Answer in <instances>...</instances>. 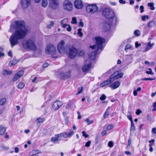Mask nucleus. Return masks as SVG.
Returning <instances> with one entry per match:
<instances>
[{
	"instance_id": "obj_1",
	"label": "nucleus",
	"mask_w": 156,
	"mask_h": 156,
	"mask_svg": "<svg viewBox=\"0 0 156 156\" xmlns=\"http://www.w3.org/2000/svg\"><path fill=\"white\" fill-rule=\"evenodd\" d=\"M13 29L16 30L9 39L12 47L18 44V40L24 38L28 31V30L27 27L25 26V23L23 21L18 20L12 23L10 26L9 31L12 32Z\"/></svg>"
},
{
	"instance_id": "obj_2",
	"label": "nucleus",
	"mask_w": 156,
	"mask_h": 156,
	"mask_svg": "<svg viewBox=\"0 0 156 156\" xmlns=\"http://www.w3.org/2000/svg\"><path fill=\"white\" fill-rule=\"evenodd\" d=\"M95 40L96 41V44L93 46L90 45V48H91L93 50H95L94 51H92L90 54L89 55L90 58L92 60L96 58V55L99 51L100 50V52L103 49V43H105V40L100 37H95Z\"/></svg>"
},
{
	"instance_id": "obj_3",
	"label": "nucleus",
	"mask_w": 156,
	"mask_h": 156,
	"mask_svg": "<svg viewBox=\"0 0 156 156\" xmlns=\"http://www.w3.org/2000/svg\"><path fill=\"white\" fill-rule=\"evenodd\" d=\"M102 15L109 20L112 25L115 26L117 24V17L112 9L108 8L105 9L103 11Z\"/></svg>"
},
{
	"instance_id": "obj_4",
	"label": "nucleus",
	"mask_w": 156,
	"mask_h": 156,
	"mask_svg": "<svg viewBox=\"0 0 156 156\" xmlns=\"http://www.w3.org/2000/svg\"><path fill=\"white\" fill-rule=\"evenodd\" d=\"M23 46L25 49L33 51H35L37 48L34 42L30 39L24 41L23 43Z\"/></svg>"
},
{
	"instance_id": "obj_5",
	"label": "nucleus",
	"mask_w": 156,
	"mask_h": 156,
	"mask_svg": "<svg viewBox=\"0 0 156 156\" xmlns=\"http://www.w3.org/2000/svg\"><path fill=\"white\" fill-rule=\"evenodd\" d=\"M69 50L68 57L71 59L74 58L77 54L78 51L77 49L74 47H72L69 48Z\"/></svg>"
},
{
	"instance_id": "obj_6",
	"label": "nucleus",
	"mask_w": 156,
	"mask_h": 156,
	"mask_svg": "<svg viewBox=\"0 0 156 156\" xmlns=\"http://www.w3.org/2000/svg\"><path fill=\"white\" fill-rule=\"evenodd\" d=\"M56 48L52 44L48 45L46 48L45 51L48 54L54 55L55 53Z\"/></svg>"
},
{
	"instance_id": "obj_7",
	"label": "nucleus",
	"mask_w": 156,
	"mask_h": 156,
	"mask_svg": "<svg viewBox=\"0 0 156 156\" xmlns=\"http://www.w3.org/2000/svg\"><path fill=\"white\" fill-rule=\"evenodd\" d=\"M98 9V7L95 4L88 5L86 7L87 12L88 13H94L97 12Z\"/></svg>"
},
{
	"instance_id": "obj_8",
	"label": "nucleus",
	"mask_w": 156,
	"mask_h": 156,
	"mask_svg": "<svg viewBox=\"0 0 156 156\" xmlns=\"http://www.w3.org/2000/svg\"><path fill=\"white\" fill-rule=\"evenodd\" d=\"M63 7L65 10L70 11L73 9V5L70 1L65 0L63 2Z\"/></svg>"
},
{
	"instance_id": "obj_9",
	"label": "nucleus",
	"mask_w": 156,
	"mask_h": 156,
	"mask_svg": "<svg viewBox=\"0 0 156 156\" xmlns=\"http://www.w3.org/2000/svg\"><path fill=\"white\" fill-rule=\"evenodd\" d=\"M65 42L63 40H62L58 43L57 48L59 53L62 54L65 52Z\"/></svg>"
},
{
	"instance_id": "obj_10",
	"label": "nucleus",
	"mask_w": 156,
	"mask_h": 156,
	"mask_svg": "<svg viewBox=\"0 0 156 156\" xmlns=\"http://www.w3.org/2000/svg\"><path fill=\"white\" fill-rule=\"evenodd\" d=\"M49 1V6L51 9H56L59 5L58 0H48Z\"/></svg>"
},
{
	"instance_id": "obj_11",
	"label": "nucleus",
	"mask_w": 156,
	"mask_h": 156,
	"mask_svg": "<svg viewBox=\"0 0 156 156\" xmlns=\"http://www.w3.org/2000/svg\"><path fill=\"white\" fill-rule=\"evenodd\" d=\"M71 71L70 70H69L66 73L62 72L60 75V78L62 79H65L69 78L71 76Z\"/></svg>"
},
{
	"instance_id": "obj_12",
	"label": "nucleus",
	"mask_w": 156,
	"mask_h": 156,
	"mask_svg": "<svg viewBox=\"0 0 156 156\" xmlns=\"http://www.w3.org/2000/svg\"><path fill=\"white\" fill-rule=\"evenodd\" d=\"M24 74V71L23 70H20L16 73L12 80L13 82H15L17 80L20 78Z\"/></svg>"
},
{
	"instance_id": "obj_13",
	"label": "nucleus",
	"mask_w": 156,
	"mask_h": 156,
	"mask_svg": "<svg viewBox=\"0 0 156 156\" xmlns=\"http://www.w3.org/2000/svg\"><path fill=\"white\" fill-rule=\"evenodd\" d=\"M30 0H21V6L24 9L27 8L30 4Z\"/></svg>"
},
{
	"instance_id": "obj_14",
	"label": "nucleus",
	"mask_w": 156,
	"mask_h": 156,
	"mask_svg": "<svg viewBox=\"0 0 156 156\" xmlns=\"http://www.w3.org/2000/svg\"><path fill=\"white\" fill-rule=\"evenodd\" d=\"M63 105L62 102L59 101H56L52 105V108L55 110H57Z\"/></svg>"
},
{
	"instance_id": "obj_15",
	"label": "nucleus",
	"mask_w": 156,
	"mask_h": 156,
	"mask_svg": "<svg viewBox=\"0 0 156 156\" xmlns=\"http://www.w3.org/2000/svg\"><path fill=\"white\" fill-rule=\"evenodd\" d=\"M74 6L78 9H81L83 6V4L81 0H76L74 2Z\"/></svg>"
},
{
	"instance_id": "obj_16",
	"label": "nucleus",
	"mask_w": 156,
	"mask_h": 156,
	"mask_svg": "<svg viewBox=\"0 0 156 156\" xmlns=\"http://www.w3.org/2000/svg\"><path fill=\"white\" fill-rule=\"evenodd\" d=\"M63 133L64 138H70L74 134V132L71 129H69L68 132H63Z\"/></svg>"
},
{
	"instance_id": "obj_17",
	"label": "nucleus",
	"mask_w": 156,
	"mask_h": 156,
	"mask_svg": "<svg viewBox=\"0 0 156 156\" xmlns=\"http://www.w3.org/2000/svg\"><path fill=\"white\" fill-rule=\"evenodd\" d=\"M154 45V43H151V41H150L148 43H147V47L145 48L144 50L143 51V52H145L150 50L152 48V47Z\"/></svg>"
},
{
	"instance_id": "obj_18",
	"label": "nucleus",
	"mask_w": 156,
	"mask_h": 156,
	"mask_svg": "<svg viewBox=\"0 0 156 156\" xmlns=\"http://www.w3.org/2000/svg\"><path fill=\"white\" fill-rule=\"evenodd\" d=\"M120 85V82L119 81H117L112 84L109 85V87L113 89H115L118 87Z\"/></svg>"
},
{
	"instance_id": "obj_19",
	"label": "nucleus",
	"mask_w": 156,
	"mask_h": 156,
	"mask_svg": "<svg viewBox=\"0 0 156 156\" xmlns=\"http://www.w3.org/2000/svg\"><path fill=\"white\" fill-rule=\"evenodd\" d=\"M91 65L90 62H89L88 64H85L82 67V70L83 72H86L89 70L90 68Z\"/></svg>"
},
{
	"instance_id": "obj_20",
	"label": "nucleus",
	"mask_w": 156,
	"mask_h": 156,
	"mask_svg": "<svg viewBox=\"0 0 156 156\" xmlns=\"http://www.w3.org/2000/svg\"><path fill=\"white\" fill-rule=\"evenodd\" d=\"M103 30L105 31L109 30L111 28L110 24L107 22H105L103 24Z\"/></svg>"
},
{
	"instance_id": "obj_21",
	"label": "nucleus",
	"mask_w": 156,
	"mask_h": 156,
	"mask_svg": "<svg viewBox=\"0 0 156 156\" xmlns=\"http://www.w3.org/2000/svg\"><path fill=\"white\" fill-rule=\"evenodd\" d=\"M6 128L3 125L0 126V135H3L5 132Z\"/></svg>"
},
{
	"instance_id": "obj_22",
	"label": "nucleus",
	"mask_w": 156,
	"mask_h": 156,
	"mask_svg": "<svg viewBox=\"0 0 156 156\" xmlns=\"http://www.w3.org/2000/svg\"><path fill=\"white\" fill-rule=\"evenodd\" d=\"M154 21L153 20H151L147 23V26L148 28H152L154 26Z\"/></svg>"
},
{
	"instance_id": "obj_23",
	"label": "nucleus",
	"mask_w": 156,
	"mask_h": 156,
	"mask_svg": "<svg viewBox=\"0 0 156 156\" xmlns=\"http://www.w3.org/2000/svg\"><path fill=\"white\" fill-rule=\"evenodd\" d=\"M119 72L116 71L114 72L112 75L110 76V78L114 80L115 79H117V77L116 76L118 75Z\"/></svg>"
},
{
	"instance_id": "obj_24",
	"label": "nucleus",
	"mask_w": 156,
	"mask_h": 156,
	"mask_svg": "<svg viewBox=\"0 0 156 156\" xmlns=\"http://www.w3.org/2000/svg\"><path fill=\"white\" fill-rule=\"evenodd\" d=\"M67 21V20L66 19H65L62 20L61 22V24L62 26L64 28H65L68 26V24H67L65 23H66V22Z\"/></svg>"
},
{
	"instance_id": "obj_25",
	"label": "nucleus",
	"mask_w": 156,
	"mask_h": 156,
	"mask_svg": "<svg viewBox=\"0 0 156 156\" xmlns=\"http://www.w3.org/2000/svg\"><path fill=\"white\" fill-rule=\"evenodd\" d=\"M41 4L42 7L44 8L46 7L48 4L47 0H41Z\"/></svg>"
},
{
	"instance_id": "obj_26",
	"label": "nucleus",
	"mask_w": 156,
	"mask_h": 156,
	"mask_svg": "<svg viewBox=\"0 0 156 156\" xmlns=\"http://www.w3.org/2000/svg\"><path fill=\"white\" fill-rule=\"evenodd\" d=\"M18 62V61L16 59H14L12 61L9 62V65L11 66L16 64Z\"/></svg>"
},
{
	"instance_id": "obj_27",
	"label": "nucleus",
	"mask_w": 156,
	"mask_h": 156,
	"mask_svg": "<svg viewBox=\"0 0 156 156\" xmlns=\"http://www.w3.org/2000/svg\"><path fill=\"white\" fill-rule=\"evenodd\" d=\"M51 141L53 143L56 144L59 141V139L56 136H55V137H52L51 138Z\"/></svg>"
},
{
	"instance_id": "obj_28",
	"label": "nucleus",
	"mask_w": 156,
	"mask_h": 156,
	"mask_svg": "<svg viewBox=\"0 0 156 156\" xmlns=\"http://www.w3.org/2000/svg\"><path fill=\"white\" fill-rule=\"evenodd\" d=\"M110 107H109L107 109L106 111L105 112V113L104 115V118L105 119H106L107 118L108 116L109 115V111L108 110V109L110 108Z\"/></svg>"
},
{
	"instance_id": "obj_29",
	"label": "nucleus",
	"mask_w": 156,
	"mask_h": 156,
	"mask_svg": "<svg viewBox=\"0 0 156 156\" xmlns=\"http://www.w3.org/2000/svg\"><path fill=\"white\" fill-rule=\"evenodd\" d=\"M12 72L11 71H8L6 70H5L3 72V74L5 76L10 75L12 74Z\"/></svg>"
},
{
	"instance_id": "obj_30",
	"label": "nucleus",
	"mask_w": 156,
	"mask_h": 156,
	"mask_svg": "<svg viewBox=\"0 0 156 156\" xmlns=\"http://www.w3.org/2000/svg\"><path fill=\"white\" fill-rule=\"evenodd\" d=\"M44 121V118H38L36 120V122L38 123L43 122Z\"/></svg>"
},
{
	"instance_id": "obj_31",
	"label": "nucleus",
	"mask_w": 156,
	"mask_h": 156,
	"mask_svg": "<svg viewBox=\"0 0 156 156\" xmlns=\"http://www.w3.org/2000/svg\"><path fill=\"white\" fill-rule=\"evenodd\" d=\"M64 133H62L58 134H56L55 135V136H56L57 138L59 139V140H61V139H60V138L61 137H64Z\"/></svg>"
},
{
	"instance_id": "obj_32",
	"label": "nucleus",
	"mask_w": 156,
	"mask_h": 156,
	"mask_svg": "<svg viewBox=\"0 0 156 156\" xmlns=\"http://www.w3.org/2000/svg\"><path fill=\"white\" fill-rule=\"evenodd\" d=\"M30 153L35 155L36 154L41 153V152L38 150H33Z\"/></svg>"
},
{
	"instance_id": "obj_33",
	"label": "nucleus",
	"mask_w": 156,
	"mask_h": 156,
	"mask_svg": "<svg viewBox=\"0 0 156 156\" xmlns=\"http://www.w3.org/2000/svg\"><path fill=\"white\" fill-rule=\"evenodd\" d=\"M82 30L81 28H79L77 30V34L80 37H82L83 35V34L81 32Z\"/></svg>"
},
{
	"instance_id": "obj_34",
	"label": "nucleus",
	"mask_w": 156,
	"mask_h": 156,
	"mask_svg": "<svg viewBox=\"0 0 156 156\" xmlns=\"http://www.w3.org/2000/svg\"><path fill=\"white\" fill-rule=\"evenodd\" d=\"M154 5V4L153 2L149 3L148 4V6L150 7V9L152 10H154L155 9Z\"/></svg>"
},
{
	"instance_id": "obj_35",
	"label": "nucleus",
	"mask_w": 156,
	"mask_h": 156,
	"mask_svg": "<svg viewBox=\"0 0 156 156\" xmlns=\"http://www.w3.org/2000/svg\"><path fill=\"white\" fill-rule=\"evenodd\" d=\"M6 101V99L5 98H3L1 99L0 100V105H3L5 103Z\"/></svg>"
},
{
	"instance_id": "obj_36",
	"label": "nucleus",
	"mask_w": 156,
	"mask_h": 156,
	"mask_svg": "<svg viewBox=\"0 0 156 156\" xmlns=\"http://www.w3.org/2000/svg\"><path fill=\"white\" fill-rule=\"evenodd\" d=\"M83 89V87H78L77 88V90L78 91L77 94H76L77 95L78 94H79L81 93Z\"/></svg>"
},
{
	"instance_id": "obj_37",
	"label": "nucleus",
	"mask_w": 156,
	"mask_h": 156,
	"mask_svg": "<svg viewBox=\"0 0 156 156\" xmlns=\"http://www.w3.org/2000/svg\"><path fill=\"white\" fill-rule=\"evenodd\" d=\"M135 129V126L133 121L131 122V126L130 128V131H133Z\"/></svg>"
},
{
	"instance_id": "obj_38",
	"label": "nucleus",
	"mask_w": 156,
	"mask_h": 156,
	"mask_svg": "<svg viewBox=\"0 0 156 156\" xmlns=\"http://www.w3.org/2000/svg\"><path fill=\"white\" fill-rule=\"evenodd\" d=\"M101 137V136L100 135H97L95 137V143L97 144L99 142Z\"/></svg>"
},
{
	"instance_id": "obj_39",
	"label": "nucleus",
	"mask_w": 156,
	"mask_h": 156,
	"mask_svg": "<svg viewBox=\"0 0 156 156\" xmlns=\"http://www.w3.org/2000/svg\"><path fill=\"white\" fill-rule=\"evenodd\" d=\"M114 81V80L110 78V77L109 79H108L107 80H106L105 81L106 83L107 84H109L112 82Z\"/></svg>"
},
{
	"instance_id": "obj_40",
	"label": "nucleus",
	"mask_w": 156,
	"mask_h": 156,
	"mask_svg": "<svg viewBox=\"0 0 156 156\" xmlns=\"http://www.w3.org/2000/svg\"><path fill=\"white\" fill-rule=\"evenodd\" d=\"M85 122H87V124L89 125L92 123L94 121L92 120H90L89 119L87 118L85 120Z\"/></svg>"
},
{
	"instance_id": "obj_41",
	"label": "nucleus",
	"mask_w": 156,
	"mask_h": 156,
	"mask_svg": "<svg viewBox=\"0 0 156 156\" xmlns=\"http://www.w3.org/2000/svg\"><path fill=\"white\" fill-rule=\"evenodd\" d=\"M25 84L23 83H20L18 85V88L20 89H23L24 87Z\"/></svg>"
},
{
	"instance_id": "obj_42",
	"label": "nucleus",
	"mask_w": 156,
	"mask_h": 156,
	"mask_svg": "<svg viewBox=\"0 0 156 156\" xmlns=\"http://www.w3.org/2000/svg\"><path fill=\"white\" fill-rule=\"evenodd\" d=\"M141 18L142 20L145 21L146 19H149V16L147 15H144L141 16Z\"/></svg>"
},
{
	"instance_id": "obj_43",
	"label": "nucleus",
	"mask_w": 156,
	"mask_h": 156,
	"mask_svg": "<svg viewBox=\"0 0 156 156\" xmlns=\"http://www.w3.org/2000/svg\"><path fill=\"white\" fill-rule=\"evenodd\" d=\"M148 70V71H147L146 72V73L147 74H151V75H153L154 74L153 72H152V70L151 69L149 68Z\"/></svg>"
},
{
	"instance_id": "obj_44",
	"label": "nucleus",
	"mask_w": 156,
	"mask_h": 156,
	"mask_svg": "<svg viewBox=\"0 0 156 156\" xmlns=\"http://www.w3.org/2000/svg\"><path fill=\"white\" fill-rule=\"evenodd\" d=\"M134 34L135 35L137 36H139L140 34V31L139 30H136L135 31Z\"/></svg>"
},
{
	"instance_id": "obj_45",
	"label": "nucleus",
	"mask_w": 156,
	"mask_h": 156,
	"mask_svg": "<svg viewBox=\"0 0 156 156\" xmlns=\"http://www.w3.org/2000/svg\"><path fill=\"white\" fill-rule=\"evenodd\" d=\"M106 96L104 94H102L100 98V99L101 101H104L106 98Z\"/></svg>"
},
{
	"instance_id": "obj_46",
	"label": "nucleus",
	"mask_w": 156,
	"mask_h": 156,
	"mask_svg": "<svg viewBox=\"0 0 156 156\" xmlns=\"http://www.w3.org/2000/svg\"><path fill=\"white\" fill-rule=\"evenodd\" d=\"M71 23L73 24H76L77 23L76 19L75 17H73L72 19Z\"/></svg>"
},
{
	"instance_id": "obj_47",
	"label": "nucleus",
	"mask_w": 156,
	"mask_h": 156,
	"mask_svg": "<svg viewBox=\"0 0 156 156\" xmlns=\"http://www.w3.org/2000/svg\"><path fill=\"white\" fill-rule=\"evenodd\" d=\"M84 51L81 50L79 52L78 54V56H80V57L82 56L83 55H84Z\"/></svg>"
},
{
	"instance_id": "obj_48",
	"label": "nucleus",
	"mask_w": 156,
	"mask_h": 156,
	"mask_svg": "<svg viewBox=\"0 0 156 156\" xmlns=\"http://www.w3.org/2000/svg\"><path fill=\"white\" fill-rule=\"evenodd\" d=\"M82 133L83 136L86 138L88 137L89 136V135L87 134L84 131H83L82 132Z\"/></svg>"
},
{
	"instance_id": "obj_49",
	"label": "nucleus",
	"mask_w": 156,
	"mask_h": 156,
	"mask_svg": "<svg viewBox=\"0 0 156 156\" xmlns=\"http://www.w3.org/2000/svg\"><path fill=\"white\" fill-rule=\"evenodd\" d=\"M127 116L129 119L131 121V122H132V121H133L132 119V116L130 113L127 114Z\"/></svg>"
},
{
	"instance_id": "obj_50",
	"label": "nucleus",
	"mask_w": 156,
	"mask_h": 156,
	"mask_svg": "<svg viewBox=\"0 0 156 156\" xmlns=\"http://www.w3.org/2000/svg\"><path fill=\"white\" fill-rule=\"evenodd\" d=\"M113 127V125H109L107 126L106 129L107 130H109L112 129Z\"/></svg>"
},
{
	"instance_id": "obj_51",
	"label": "nucleus",
	"mask_w": 156,
	"mask_h": 156,
	"mask_svg": "<svg viewBox=\"0 0 156 156\" xmlns=\"http://www.w3.org/2000/svg\"><path fill=\"white\" fill-rule=\"evenodd\" d=\"M91 142L90 140L88 141L86 144L85 146L87 147H89L90 146Z\"/></svg>"
},
{
	"instance_id": "obj_52",
	"label": "nucleus",
	"mask_w": 156,
	"mask_h": 156,
	"mask_svg": "<svg viewBox=\"0 0 156 156\" xmlns=\"http://www.w3.org/2000/svg\"><path fill=\"white\" fill-rule=\"evenodd\" d=\"M154 79V78H143L142 79V80H153Z\"/></svg>"
},
{
	"instance_id": "obj_53",
	"label": "nucleus",
	"mask_w": 156,
	"mask_h": 156,
	"mask_svg": "<svg viewBox=\"0 0 156 156\" xmlns=\"http://www.w3.org/2000/svg\"><path fill=\"white\" fill-rule=\"evenodd\" d=\"M132 47L131 45L130 44H128L126 45L125 48V50H126Z\"/></svg>"
},
{
	"instance_id": "obj_54",
	"label": "nucleus",
	"mask_w": 156,
	"mask_h": 156,
	"mask_svg": "<svg viewBox=\"0 0 156 156\" xmlns=\"http://www.w3.org/2000/svg\"><path fill=\"white\" fill-rule=\"evenodd\" d=\"M108 146L110 147H112L113 146V142L112 141H110L108 143Z\"/></svg>"
},
{
	"instance_id": "obj_55",
	"label": "nucleus",
	"mask_w": 156,
	"mask_h": 156,
	"mask_svg": "<svg viewBox=\"0 0 156 156\" xmlns=\"http://www.w3.org/2000/svg\"><path fill=\"white\" fill-rule=\"evenodd\" d=\"M123 76V73H118V75L116 76L117 77V79H118L119 78H121Z\"/></svg>"
},
{
	"instance_id": "obj_56",
	"label": "nucleus",
	"mask_w": 156,
	"mask_h": 156,
	"mask_svg": "<svg viewBox=\"0 0 156 156\" xmlns=\"http://www.w3.org/2000/svg\"><path fill=\"white\" fill-rule=\"evenodd\" d=\"M9 148V147H6L4 146H3L2 147V150L4 151L7 150Z\"/></svg>"
},
{
	"instance_id": "obj_57",
	"label": "nucleus",
	"mask_w": 156,
	"mask_h": 156,
	"mask_svg": "<svg viewBox=\"0 0 156 156\" xmlns=\"http://www.w3.org/2000/svg\"><path fill=\"white\" fill-rule=\"evenodd\" d=\"M141 113L142 111L139 109H137L136 112V114L137 115H139Z\"/></svg>"
},
{
	"instance_id": "obj_58",
	"label": "nucleus",
	"mask_w": 156,
	"mask_h": 156,
	"mask_svg": "<svg viewBox=\"0 0 156 156\" xmlns=\"http://www.w3.org/2000/svg\"><path fill=\"white\" fill-rule=\"evenodd\" d=\"M107 84H106V83L105 82V81H104V82H102V83H101L100 84V87H104L106 85H107Z\"/></svg>"
},
{
	"instance_id": "obj_59",
	"label": "nucleus",
	"mask_w": 156,
	"mask_h": 156,
	"mask_svg": "<svg viewBox=\"0 0 156 156\" xmlns=\"http://www.w3.org/2000/svg\"><path fill=\"white\" fill-rule=\"evenodd\" d=\"M54 24V23L53 21H51L50 22V24L47 26V27L48 28H50L52 26H53Z\"/></svg>"
},
{
	"instance_id": "obj_60",
	"label": "nucleus",
	"mask_w": 156,
	"mask_h": 156,
	"mask_svg": "<svg viewBox=\"0 0 156 156\" xmlns=\"http://www.w3.org/2000/svg\"><path fill=\"white\" fill-rule=\"evenodd\" d=\"M68 27L66 28V30L68 31H70L71 30V27L69 25H68Z\"/></svg>"
},
{
	"instance_id": "obj_61",
	"label": "nucleus",
	"mask_w": 156,
	"mask_h": 156,
	"mask_svg": "<svg viewBox=\"0 0 156 156\" xmlns=\"http://www.w3.org/2000/svg\"><path fill=\"white\" fill-rule=\"evenodd\" d=\"M140 10L141 13H142L144 12V7L143 6L141 5L140 6Z\"/></svg>"
},
{
	"instance_id": "obj_62",
	"label": "nucleus",
	"mask_w": 156,
	"mask_h": 156,
	"mask_svg": "<svg viewBox=\"0 0 156 156\" xmlns=\"http://www.w3.org/2000/svg\"><path fill=\"white\" fill-rule=\"evenodd\" d=\"M119 2L122 4H125L126 3V2L124 0H119Z\"/></svg>"
},
{
	"instance_id": "obj_63",
	"label": "nucleus",
	"mask_w": 156,
	"mask_h": 156,
	"mask_svg": "<svg viewBox=\"0 0 156 156\" xmlns=\"http://www.w3.org/2000/svg\"><path fill=\"white\" fill-rule=\"evenodd\" d=\"M141 45L140 44H138L137 42L135 43V47L136 48H138V47L140 46Z\"/></svg>"
},
{
	"instance_id": "obj_64",
	"label": "nucleus",
	"mask_w": 156,
	"mask_h": 156,
	"mask_svg": "<svg viewBox=\"0 0 156 156\" xmlns=\"http://www.w3.org/2000/svg\"><path fill=\"white\" fill-rule=\"evenodd\" d=\"M48 66V63H44L42 66V67L43 68H44L47 67Z\"/></svg>"
}]
</instances>
